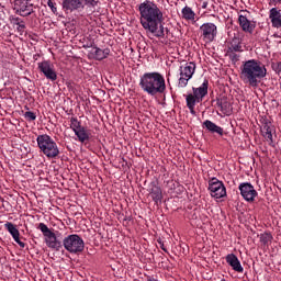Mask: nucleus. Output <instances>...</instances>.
<instances>
[{
  "label": "nucleus",
  "mask_w": 281,
  "mask_h": 281,
  "mask_svg": "<svg viewBox=\"0 0 281 281\" xmlns=\"http://www.w3.org/2000/svg\"><path fill=\"white\" fill-rule=\"evenodd\" d=\"M139 22L142 27L156 36V38H164L166 36V29L164 27V12L157 3L145 0L138 5Z\"/></svg>",
  "instance_id": "f257e3e1"
},
{
  "label": "nucleus",
  "mask_w": 281,
  "mask_h": 281,
  "mask_svg": "<svg viewBox=\"0 0 281 281\" xmlns=\"http://www.w3.org/2000/svg\"><path fill=\"white\" fill-rule=\"evenodd\" d=\"M239 78L244 85L256 89L263 78H267V68L256 59L244 61L240 66Z\"/></svg>",
  "instance_id": "f03ea898"
},
{
  "label": "nucleus",
  "mask_w": 281,
  "mask_h": 281,
  "mask_svg": "<svg viewBox=\"0 0 281 281\" xmlns=\"http://www.w3.org/2000/svg\"><path fill=\"white\" fill-rule=\"evenodd\" d=\"M139 87L148 95L166 93V79L159 72H145L140 77Z\"/></svg>",
  "instance_id": "7ed1b4c3"
},
{
  "label": "nucleus",
  "mask_w": 281,
  "mask_h": 281,
  "mask_svg": "<svg viewBox=\"0 0 281 281\" xmlns=\"http://www.w3.org/2000/svg\"><path fill=\"white\" fill-rule=\"evenodd\" d=\"M37 146L40 150L47 157L48 159H56L58 155H60V149L58 148V144L52 138V136L47 134L38 135L36 138Z\"/></svg>",
  "instance_id": "20e7f679"
},
{
  "label": "nucleus",
  "mask_w": 281,
  "mask_h": 281,
  "mask_svg": "<svg viewBox=\"0 0 281 281\" xmlns=\"http://www.w3.org/2000/svg\"><path fill=\"white\" fill-rule=\"evenodd\" d=\"M61 247L69 254H82L85 251V240L80 235H68L63 239Z\"/></svg>",
  "instance_id": "39448f33"
},
{
  "label": "nucleus",
  "mask_w": 281,
  "mask_h": 281,
  "mask_svg": "<svg viewBox=\"0 0 281 281\" xmlns=\"http://www.w3.org/2000/svg\"><path fill=\"white\" fill-rule=\"evenodd\" d=\"M37 229H40L44 235L45 243L47 247H49V249H55V251H60V249L63 248V241L58 238V236H56L54 232L49 229V227L45 225V223H40Z\"/></svg>",
  "instance_id": "423d86ee"
},
{
  "label": "nucleus",
  "mask_w": 281,
  "mask_h": 281,
  "mask_svg": "<svg viewBox=\"0 0 281 281\" xmlns=\"http://www.w3.org/2000/svg\"><path fill=\"white\" fill-rule=\"evenodd\" d=\"M70 128L81 144L91 139V132L82 126V123L77 117H70Z\"/></svg>",
  "instance_id": "0eeeda50"
},
{
  "label": "nucleus",
  "mask_w": 281,
  "mask_h": 281,
  "mask_svg": "<svg viewBox=\"0 0 281 281\" xmlns=\"http://www.w3.org/2000/svg\"><path fill=\"white\" fill-rule=\"evenodd\" d=\"M194 71H196V64L193 61L187 63L184 66H181L178 87H180L181 89L188 87V82L191 80L192 76H194Z\"/></svg>",
  "instance_id": "6e6552de"
},
{
  "label": "nucleus",
  "mask_w": 281,
  "mask_h": 281,
  "mask_svg": "<svg viewBox=\"0 0 281 281\" xmlns=\"http://www.w3.org/2000/svg\"><path fill=\"white\" fill-rule=\"evenodd\" d=\"M209 190L213 199H223V196H227L225 184L216 178H212L209 181Z\"/></svg>",
  "instance_id": "1a4fd4ad"
},
{
  "label": "nucleus",
  "mask_w": 281,
  "mask_h": 281,
  "mask_svg": "<svg viewBox=\"0 0 281 281\" xmlns=\"http://www.w3.org/2000/svg\"><path fill=\"white\" fill-rule=\"evenodd\" d=\"M238 190L244 201H247V203H254V201H256V196H258V191H256V188H254L249 182H241Z\"/></svg>",
  "instance_id": "9d476101"
},
{
  "label": "nucleus",
  "mask_w": 281,
  "mask_h": 281,
  "mask_svg": "<svg viewBox=\"0 0 281 281\" xmlns=\"http://www.w3.org/2000/svg\"><path fill=\"white\" fill-rule=\"evenodd\" d=\"M37 68L45 76L47 80H52V82H55V80H58V75L54 69V64L52 61L49 60L41 61L37 64Z\"/></svg>",
  "instance_id": "9b49d317"
},
{
  "label": "nucleus",
  "mask_w": 281,
  "mask_h": 281,
  "mask_svg": "<svg viewBox=\"0 0 281 281\" xmlns=\"http://www.w3.org/2000/svg\"><path fill=\"white\" fill-rule=\"evenodd\" d=\"M200 31L202 32L203 38L206 41H214L216 38V34H218V29L214 23H204L200 26Z\"/></svg>",
  "instance_id": "f8f14e48"
},
{
  "label": "nucleus",
  "mask_w": 281,
  "mask_h": 281,
  "mask_svg": "<svg viewBox=\"0 0 281 281\" xmlns=\"http://www.w3.org/2000/svg\"><path fill=\"white\" fill-rule=\"evenodd\" d=\"M64 12H82V0H63Z\"/></svg>",
  "instance_id": "ddd939ff"
},
{
  "label": "nucleus",
  "mask_w": 281,
  "mask_h": 281,
  "mask_svg": "<svg viewBox=\"0 0 281 281\" xmlns=\"http://www.w3.org/2000/svg\"><path fill=\"white\" fill-rule=\"evenodd\" d=\"M273 131H276V127L271 123V121L263 119L261 122V134L267 142H273Z\"/></svg>",
  "instance_id": "4468645a"
},
{
  "label": "nucleus",
  "mask_w": 281,
  "mask_h": 281,
  "mask_svg": "<svg viewBox=\"0 0 281 281\" xmlns=\"http://www.w3.org/2000/svg\"><path fill=\"white\" fill-rule=\"evenodd\" d=\"M5 229L11 234L13 240L23 248H25V243L21 241V233L19 232V228L12 222H7L4 224Z\"/></svg>",
  "instance_id": "2eb2a0df"
},
{
  "label": "nucleus",
  "mask_w": 281,
  "mask_h": 281,
  "mask_svg": "<svg viewBox=\"0 0 281 281\" xmlns=\"http://www.w3.org/2000/svg\"><path fill=\"white\" fill-rule=\"evenodd\" d=\"M269 19L272 27L281 30V10L278 8H272L269 11Z\"/></svg>",
  "instance_id": "dca6fc26"
},
{
  "label": "nucleus",
  "mask_w": 281,
  "mask_h": 281,
  "mask_svg": "<svg viewBox=\"0 0 281 281\" xmlns=\"http://www.w3.org/2000/svg\"><path fill=\"white\" fill-rule=\"evenodd\" d=\"M149 196L159 205L161 203V199H164V193L161 192V187L157 186V183L151 182L149 188Z\"/></svg>",
  "instance_id": "f3484780"
},
{
  "label": "nucleus",
  "mask_w": 281,
  "mask_h": 281,
  "mask_svg": "<svg viewBox=\"0 0 281 281\" xmlns=\"http://www.w3.org/2000/svg\"><path fill=\"white\" fill-rule=\"evenodd\" d=\"M226 262L232 267L233 271H236L237 273H243V271H245L243 265H240V260H238V257L234 254L226 256Z\"/></svg>",
  "instance_id": "a211bd4d"
},
{
  "label": "nucleus",
  "mask_w": 281,
  "mask_h": 281,
  "mask_svg": "<svg viewBox=\"0 0 281 281\" xmlns=\"http://www.w3.org/2000/svg\"><path fill=\"white\" fill-rule=\"evenodd\" d=\"M91 56L94 58V60H104V58H109V54H111L110 48H100L98 46L92 47V50L90 52Z\"/></svg>",
  "instance_id": "6ab92c4d"
},
{
  "label": "nucleus",
  "mask_w": 281,
  "mask_h": 281,
  "mask_svg": "<svg viewBox=\"0 0 281 281\" xmlns=\"http://www.w3.org/2000/svg\"><path fill=\"white\" fill-rule=\"evenodd\" d=\"M207 87H210V81L205 79L199 88H192L193 95L203 102V98L207 95Z\"/></svg>",
  "instance_id": "aec40b11"
},
{
  "label": "nucleus",
  "mask_w": 281,
  "mask_h": 281,
  "mask_svg": "<svg viewBox=\"0 0 281 281\" xmlns=\"http://www.w3.org/2000/svg\"><path fill=\"white\" fill-rule=\"evenodd\" d=\"M228 52H238L240 54L243 52V38L238 35H234L232 41L228 43Z\"/></svg>",
  "instance_id": "412c9836"
},
{
  "label": "nucleus",
  "mask_w": 281,
  "mask_h": 281,
  "mask_svg": "<svg viewBox=\"0 0 281 281\" xmlns=\"http://www.w3.org/2000/svg\"><path fill=\"white\" fill-rule=\"evenodd\" d=\"M217 106H220L222 113L224 115H229L232 113V103H229V100H227V97H221L216 101Z\"/></svg>",
  "instance_id": "4be33fe9"
},
{
  "label": "nucleus",
  "mask_w": 281,
  "mask_h": 281,
  "mask_svg": "<svg viewBox=\"0 0 281 281\" xmlns=\"http://www.w3.org/2000/svg\"><path fill=\"white\" fill-rule=\"evenodd\" d=\"M16 5H19L21 16H30L32 14V5L27 4V0H18Z\"/></svg>",
  "instance_id": "5701e85b"
},
{
  "label": "nucleus",
  "mask_w": 281,
  "mask_h": 281,
  "mask_svg": "<svg viewBox=\"0 0 281 281\" xmlns=\"http://www.w3.org/2000/svg\"><path fill=\"white\" fill-rule=\"evenodd\" d=\"M82 10L86 8V12L89 14H93L95 12V8H98L100 1L98 0H81Z\"/></svg>",
  "instance_id": "b1692460"
},
{
  "label": "nucleus",
  "mask_w": 281,
  "mask_h": 281,
  "mask_svg": "<svg viewBox=\"0 0 281 281\" xmlns=\"http://www.w3.org/2000/svg\"><path fill=\"white\" fill-rule=\"evenodd\" d=\"M238 21H239V25L244 32H248L249 34H251V32H254V27H256V26H254V24H251V21H249L247 19V16L239 15Z\"/></svg>",
  "instance_id": "393cba45"
},
{
  "label": "nucleus",
  "mask_w": 281,
  "mask_h": 281,
  "mask_svg": "<svg viewBox=\"0 0 281 281\" xmlns=\"http://www.w3.org/2000/svg\"><path fill=\"white\" fill-rule=\"evenodd\" d=\"M203 126H205L206 131H210V133H217V135L223 136V127L216 125L214 122L206 120L204 121Z\"/></svg>",
  "instance_id": "a878e982"
},
{
  "label": "nucleus",
  "mask_w": 281,
  "mask_h": 281,
  "mask_svg": "<svg viewBox=\"0 0 281 281\" xmlns=\"http://www.w3.org/2000/svg\"><path fill=\"white\" fill-rule=\"evenodd\" d=\"M272 240L273 235H271V233H262L259 235V241L261 243V245H263V247H269Z\"/></svg>",
  "instance_id": "bb28decb"
},
{
  "label": "nucleus",
  "mask_w": 281,
  "mask_h": 281,
  "mask_svg": "<svg viewBox=\"0 0 281 281\" xmlns=\"http://www.w3.org/2000/svg\"><path fill=\"white\" fill-rule=\"evenodd\" d=\"M195 14L194 11H192V8L184 7L182 9V19H186V21H193Z\"/></svg>",
  "instance_id": "cd10ccee"
},
{
  "label": "nucleus",
  "mask_w": 281,
  "mask_h": 281,
  "mask_svg": "<svg viewBox=\"0 0 281 281\" xmlns=\"http://www.w3.org/2000/svg\"><path fill=\"white\" fill-rule=\"evenodd\" d=\"M186 100H187V106L188 108L196 106V103L202 102V101L199 100V98H196L195 94H192V93L188 94Z\"/></svg>",
  "instance_id": "c85d7f7f"
},
{
  "label": "nucleus",
  "mask_w": 281,
  "mask_h": 281,
  "mask_svg": "<svg viewBox=\"0 0 281 281\" xmlns=\"http://www.w3.org/2000/svg\"><path fill=\"white\" fill-rule=\"evenodd\" d=\"M226 56H228L232 63H238V60H240V55L238 54V50H226Z\"/></svg>",
  "instance_id": "c756f323"
},
{
  "label": "nucleus",
  "mask_w": 281,
  "mask_h": 281,
  "mask_svg": "<svg viewBox=\"0 0 281 281\" xmlns=\"http://www.w3.org/2000/svg\"><path fill=\"white\" fill-rule=\"evenodd\" d=\"M24 117L27 122H34V120H36V114L32 111H27L24 113Z\"/></svg>",
  "instance_id": "7c9ffc66"
},
{
  "label": "nucleus",
  "mask_w": 281,
  "mask_h": 281,
  "mask_svg": "<svg viewBox=\"0 0 281 281\" xmlns=\"http://www.w3.org/2000/svg\"><path fill=\"white\" fill-rule=\"evenodd\" d=\"M271 68L273 69V71H276V74H278V76H280V74H281V61L272 63Z\"/></svg>",
  "instance_id": "2f4dec72"
},
{
  "label": "nucleus",
  "mask_w": 281,
  "mask_h": 281,
  "mask_svg": "<svg viewBox=\"0 0 281 281\" xmlns=\"http://www.w3.org/2000/svg\"><path fill=\"white\" fill-rule=\"evenodd\" d=\"M47 5L50 8L53 14H58V9L53 0H47Z\"/></svg>",
  "instance_id": "473e14b6"
},
{
  "label": "nucleus",
  "mask_w": 281,
  "mask_h": 281,
  "mask_svg": "<svg viewBox=\"0 0 281 281\" xmlns=\"http://www.w3.org/2000/svg\"><path fill=\"white\" fill-rule=\"evenodd\" d=\"M18 32H20V34H23V32H25V22H20L18 24V27H16Z\"/></svg>",
  "instance_id": "72a5a7b5"
},
{
  "label": "nucleus",
  "mask_w": 281,
  "mask_h": 281,
  "mask_svg": "<svg viewBox=\"0 0 281 281\" xmlns=\"http://www.w3.org/2000/svg\"><path fill=\"white\" fill-rule=\"evenodd\" d=\"M22 22H23V20H21L19 18H15L12 20L13 25H20V23H22Z\"/></svg>",
  "instance_id": "f704fd0d"
},
{
  "label": "nucleus",
  "mask_w": 281,
  "mask_h": 281,
  "mask_svg": "<svg viewBox=\"0 0 281 281\" xmlns=\"http://www.w3.org/2000/svg\"><path fill=\"white\" fill-rule=\"evenodd\" d=\"M158 243L160 245V249H162V251H165L167 254L168 249H166V246L164 245V243H161V240H158Z\"/></svg>",
  "instance_id": "c9c22d12"
},
{
  "label": "nucleus",
  "mask_w": 281,
  "mask_h": 281,
  "mask_svg": "<svg viewBox=\"0 0 281 281\" xmlns=\"http://www.w3.org/2000/svg\"><path fill=\"white\" fill-rule=\"evenodd\" d=\"M188 109H189L191 115H196V111L194 110V106H189Z\"/></svg>",
  "instance_id": "e433bc0d"
},
{
  "label": "nucleus",
  "mask_w": 281,
  "mask_h": 281,
  "mask_svg": "<svg viewBox=\"0 0 281 281\" xmlns=\"http://www.w3.org/2000/svg\"><path fill=\"white\" fill-rule=\"evenodd\" d=\"M274 5H278V3H281V0H271Z\"/></svg>",
  "instance_id": "4c0bfd02"
},
{
  "label": "nucleus",
  "mask_w": 281,
  "mask_h": 281,
  "mask_svg": "<svg viewBox=\"0 0 281 281\" xmlns=\"http://www.w3.org/2000/svg\"><path fill=\"white\" fill-rule=\"evenodd\" d=\"M149 281H157V279H149Z\"/></svg>",
  "instance_id": "58836bf2"
},
{
  "label": "nucleus",
  "mask_w": 281,
  "mask_h": 281,
  "mask_svg": "<svg viewBox=\"0 0 281 281\" xmlns=\"http://www.w3.org/2000/svg\"><path fill=\"white\" fill-rule=\"evenodd\" d=\"M221 281H227V280H225V279H222Z\"/></svg>",
  "instance_id": "ea45409f"
}]
</instances>
